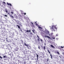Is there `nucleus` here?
Instances as JSON below:
<instances>
[{"label":"nucleus","mask_w":64,"mask_h":64,"mask_svg":"<svg viewBox=\"0 0 64 64\" xmlns=\"http://www.w3.org/2000/svg\"><path fill=\"white\" fill-rule=\"evenodd\" d=\"M16 26H18V28L20 29H21V28L19 26H18V25H16Z\"/></svg>","instance_id":"14"},{"label":"nucleus","mask_w":64,"mask_h":64,"mask_svg":"<svg viewBox=\"0 0 64 64\" xmlns=\"http://www.w3.org/2000/svg\"><path fill=\"white\" fill-rule=\"evenodd\" d=\"M0 58L1 59H2V57L1 56H0Z\"/></svg>","instance_id":"46"},{"label":"nucleus","mask_w":64,"mask_h":64,"mask_svg":"<svg viewBox=\"0 0 64 64\" xmlns=\"http://www.w3.org/2000/svg\"><path fill=\"white\" fill-rule=\"evenodd\" d=\"M5 11H6V13L8 12V9H6V10Z\"/></svg>","instance_id":"15"},{"label":"nucleus","mask_w":64,"mask_h":64,"mask_svg":"<svg viewBox=\"0 0 64 64\" xmlns=\"http://www.w3.org/2000/svg\"><path fill=\"white\" fill-rule=\"evenodd\" d=\"M24 15H26V13H25V12H24Z\"/></svg>","instance_id":"53"},{"label":"nucleus","mask_w":64,"mask_h":64,"mask_svg":"<svg viewBox=\"0 0 64 64\" xmlns=\"http://www.w3.org/2000/svg\"><path fill=\"white\" fill-rule=\"evenodd\" d=\"M58 34H56V36H58Z\"/></svg>","instance_id":"37"},{"label":"nucleus","mask_w":64,"mask_h":64,"mask_svg":"<svg viewBox=\"0 0 64 64\" xmlns=\"http://www.w3.org/2000/svg\"><path fill=\"white\" fill-rule=\"evenodd\" d=\"M4 16L6 17L8 16L6 15H4Z\"/></svg>","instance_id":"38"},{"label":"nucleus","mask_w":64,"mask_h":64,"mask_svg":"<svg viewBox=\"0 0 64 64\" xmlns=\"http://www.w3.org/2000/svg\"><path fill=\"white\" fill-rule=\"evenodd\" d=\"M20 41L22 42V44H23V41L22 40H20Z\"/></svg>","instance_id":"34"},{"label":"nucleus","mask_w":64,"mask_h":64,"mask_svg":"<svg viewBox=\"0 0 64 64\" xmlns=\"http://www.w3.org/2000/svg\"><path fill=\"white\" fill-rule=\"evenodd\" d=\"M50 56L51 57V59H52V54H50Z\"/></svg>","instance_id":"28"},{"label":"nucleus","mask_w":64,"mask_h":64,"mask_svg":"<svg viewBox=\"0 0 64 64\" xmlns=\"http://www.w3.org/2000/svg\"><path fill=\"white\" fill-rule=\"evenodd\" d=\"M6 60V59H4V60Z\"/></svg>","instance_id":"58"},{"label":"nucleus","mask_w":64,"mask_h":64,"mask_svg":"<svg viewBox=\"0 0 64 64\" xmlns=\"http://www.w3.org/2000/svg\"><path fill=\"white\" fill-rule=\"evenodd\" d=\"M8 37H10V38H11V37H10V36H8Z\"/></svg>","instance_id":"64"},{"label":"nucleus","mask_w":64,"mask_h":64,"mask_svg":"<svg viewBox=\"0 0 64 64\" xmlns=\"http://www.w3.org/2000/svg\"><path fill=\"white\" fill-rule=\"evenodd\" d=\"M0 37L3 38H4V36L2 35V34H1Z\"/></svg>","instance_id":"11"},{"label":"nucleus","mask_w":64,"mask_h":64,"mask_svg":"<svg viewBox=\"0 0 64 64\" xmlns=\"http://www.w3.org/2000/svg\"><path fill=\"white\" fill-rule=\"evenodd\" d=\"M20 26H22V24H20Z\"/></svg>","instance_id":"54"},{"label":"nucleus","mask_w":64,"mask_h":64,"mask_svg":"<svg viewBox=\"0 0 64 64\" xmlns=\"http://www.w3.org/2000/svg\"><path fill=\"white\" fill-rule=\"evenodd\" d=\"M18 50V48H16V49H14V51H17Z\"/></svg>","instance_id":"16"},{"label":"nucleus","mask_w":64,"mask_h":64,"mask_svg":"<svg viewBox=\"0 0 64 64\" xmlns=\"http://www.w3.org/2000/svg\"><path fill=\"white\" fill-rule=\"evenodd\" d=\"M36 54V57H37V59H38V55Z\"/></svg>","instance_id":"18"},{"label":"nucleus","mask_w":64,"mask_h":64,"mask_svg":"<svg viewBox=\"0 0 64 64\" xmlns=\"http://www.w3.org/2000/svg\"><path fill=\"white\" fill-rule=\"evenodd\" d=\"M10 40H9V41H8H8H7V42H10Z\"/></svg>","instance_id":"47"},{"label":"nucleus","mask_w":64,"mask_h":64,"mask_svg":"<svg viewBox=\"0 0 64 64\" xmlns=\"http://www.w3.org/2000/svg\"><path fill=\"white\" fill-rule=\"evenodd\" d=\"M25 31L26 32H29V30H26Z\"/></svg>","instance_id":"21"},{"label":"nucleus","mask_w":64,"mask_h":64,"mask_svg":"<svg viewBox=\"0 0 64 64\" xmlns=\"http://www.w3.org/2000/svg\"><path fill=\"white\" fill-rule=\"evenodd\" d=\"M38 28H40V29H42V28H41V27H40V26H39Z\"/></svg>","instance_id":"33"},{"label":"nucleus","mask_w":64,"mask_h":64,"mask_svg":"<svg viewBox=\"0 0 64 64\" xmlns=\"http://www.w3.org/2000/svg\"><path fill=\"white\" fill-rule=\"evenodd\" d=\"M12 44H13L14 45H15V43H13V42L12 43Z\"/></svg>","instance_id":"43"},{"label":"nucleus","mask_w":64,"mask_h":64,"mask_svg":"<svg viewBox=\"0 0 64 64\" xmlns=\"http://www.w3.org/2000/svg\"><path fill=\"white\" fill-rule=\"evenodd\" d=\"M13 20H14V21H16V22H17V20H15V19H13Z\"/></svg>","instance_id":"45"},{"label":"nucleus","mask_w":64,"mask_h":64,"mask_svg":"<svg viewBox=\"0 0 64 64\" xmlns=\"http://www.w3.org/2000/svg\"><path fill=\"white\" fill-rule=\"evenodd\" d=\"M45 30L46 32H47L48 31V30H46V28H45Z\"/></svg>","instance_id":"35"},{"label":"nucleus","mask_w":64,"mask_h":64,"mask_svg":"<svg viewBox=\"0 0 64 64\" xmlns=\"http://www.w3.org/2000/svg\"><path fill=\"white\" fill-rule=\"evenodd\" d=\"M9 5L10 6H12V5L10 3V4Z\"/></svg>","instance_id":"48"},{"label":"nucleus","mask_w":64,"mask_h":64,"mask_svg":"<svg viewBox=\"0 0 64 64\" xmlns=\"http://www.w3.org/2000/svg\"><path fill=\"white\" fill-rule=\"evenodd\" d=\"M64 46H63V47H62V46H61V48H64Z\"/></svg>","instance_id":"49"},{"label":"nucleus","mask_w":64,"mask_h":64,"mask_svg":"<svg viewBox=\"0 0 64 64\" xmlns=\"http://www.w3.org/2000/svg\"><path fill=\"white\" fill-rule=\"evenodd\" d=\"M4 30H0L1 31L5 32L6 30H5V28H4Z\"/></svg>","instance_id":"7"},{"label":"nucleus","mask_w":64,"mask_h":64,"mask_svg":"<svg viewBox=\"0 0 64 64\" xmlns=\"http://www.w3.org/2000/svg\"><path fill=\"white\" fill-rule=\"evenodd\" d=\"M59 57H60V58H62V57H61L60 56H59Z\"/></svg>","instance_id":"62"},{"label":"nucleus","mask_w":64,"mask_h":64,"mask_svg":"<svg viewBox=\"0 0 64 64\" xmlns=\"http://www.w3.org/2000/svg\"><path fill=\"white\" fill-rule=\"evenodd\" d=\"M29 54H25V56H26L28 57V56Z\"/></svg>","instance_id":"13"},{"label":"nucleus","mask_w":64,"mask_h":64,"mask_svg":"<svg viewBox=\"0 0 64 64\" xmlns=\"http://www.w3.org/2000/svg\"><path fill=\"white\" fill-rule=\"evenodd\" d=\"M5 40H3V39H1V42H4V41H5Z\"/></svg>","instance_id":"22"},{"label":"nucleus","mask_w":64,"mask_h":64,"mask_svg":"<svg viewBox=\"0 0 64 64\" xmlns=\"http://www.w3.org/2000/svg\"><path fill=\"white\" fill-rule=\"evenodd\" d=\"M11 16H12V14H10V17H11Z\"/></svg>","instance_id":"52"},{"label":"nucleus","mask_w":64,"mask_h":64,"mask_svg":"<svg viewBox=\"0 0 64 64\" xmlns=\"http://www.w3.org/2000/svg\"><path fill=\"white\" fill-rule=\"evenodd\" d=\"M32 31L33 32L34 34H35L34 32H35V30H32Z\"/></svg>","instance_id":"20"},{"label":"nucleus","mask_w":64,"mask_h":64,"mask_svg":"<svg viewBox=\"0 0 64 64\" xmlns=\"http://www.w3.org/2000/svg\"><path fill=\"white\" fill-rule=\"evenodd\" d=\"M52 30H54V31H57V28H52Z\"/></svg>","instance_id":"4"},{"label":"nucleus","mask_w":64,"mask_h":64,"mask_svg":"<svg viewBox=\"0 0 64 64\" xmlns=\"http://www.w3.org/2000/svg\"><path fill=\"white\" fill-rule=\"evenodd\" d=\"M31 23H32V26L33 27H34V25H33V24L32 23V22H31Z\"/></svg>","instance_id":"24"},{"label":"nucleus","mask_w":64,"mask_h":64,"mask_svg":"<svg viewBox=\"0 0 64 64\" xmlns=\"http://www.w3.org/2000/svg\"><path fill=\"white\" fill-rule=\"evenodd\" d=\"M57 54H60V53L59 52H57Z\"/></svg>","instance_id":"44"},{"label":"nucleus","mask_w":64,"mask_h":64,"mask_svg":"<svg viewBox=\"0 0 64 64\" xmlns=\"http://www.w3.org/2000/svg\"><path fill=\"white\" fill-rule=\"evenodd\" d=\"M25 49L24 48H22V49H21V50H22V52H25Z\"/></svg>","instance_id":"6"},{"label":"nucleus","mask_w":64,"mask_h":64,"mask_svg":"<svg viewBox=\"0 0 64 64\" xmlns=\"http://www.w3.org/2000/svg\"><path fill=\"white\" fill-rule=\"evenodd\" d=\"M46 46H44V50H46V48L45 47Z\"/></svg>","instance_id":"32"},{"label":"nucleus","mask_w":64,"mask_h":64,"mask_svg":"<svg viewBox=\"0 0 64 64\" xmlns=\"http://www.w3.org/2000/svg\"><path fill=\"white\" fill-rule=\"evenodd\" d=\"M36 36L37 37H38V40L39 41V42H40V38L38 36V34H36Z\"/></svg>","instance_id":"5"},{"label":"nucleus","mask_w":64,"mask_h":64,"mask_svg":"<svg viewBox=\"0 0 64 64\" xmlns=\"http://www.w3.org/2000/svg\"><path fill=\"white\" fill-rule=\"evenodd\" d=\"M6 32H7V33L9 34L10 35V31H9V30H6Z\"/></svg>","instance_id":"8"},{"label":"nucleus","mask_w":64,"mask_h":64,"mask_svg":"<svg viewBox=\"0 0 64 64\" xmlns=\"http://www.w3.org/2000/svg\"><path fill=\"white\" fill-rule=\"evenodd\" d=\"M46 38V37L47 38H48L50 39V40H51V39L50 38L51 37V36H44Z\"/></svg>","instance_id":"3"},{"label":"nucleus","mask_w":64,"mask_h":64,"mask_svg":"<svg viewBox=\"0 0 64 64\" xmlns=\"http://www.w3.org/2000/svg\"><path fill=\"white\" fill-rule=\"evenodd\" d=\"M28 60H30V56H28Z\"/></svg>","instance_id":"25"},{"label":"nucleus","mask_w":64,"mask_h":64,"mask_svg":"<svg viewBox=\"0 0 64 64\" xmlns=\"http://www.w3.org/2000/svg\"><path fill=\"white\" fill-rule=\"evenodd\" d=\"M58 38H56V39L58 40Z\"/></svg>","instance_id":"60"},{"label":"nucleus","mask_w":64,"mask_h":64,"mask_svg":"<svg viewBox=\"0 0 64 64\" xmlns=\"http://www.w3.org/2000/svg\"><path fill=\"white\" fill-rule=\"evenodd\" d=\"M2 17V16H1L0 17V20L1 19Z\"/></svg>","instance_id":"55"},{"label":"nucleus","mask_w":64,"mask_h":64,"mask_svg":"<svg viewBox=\"0 0 64 64\" xmlns=\"http://www.w3.org/2000/svg\"><path fill=\"white\" fill-rule=\"evenodd\" d=\"M14 55V54H13L12 52H10V53L9 54V55H9V56H10V57H12Z\"/></svg>","instance_id":"1"},{"label":"nucleus","mask_w":64,"mask_h":64,"mask_svg":"<svg viewBox=\"0 0 64 64\" xmlns=\"http://www.w3.org/2000/svg\"><path fill=\"white\" fill-rule=\"evenodd\" d=\"M1 34H0V37H1Z\"/></svg>","instance_id":"63"},{"label":"nucleus","mask_w":64,"mask_h":64,"mask_svg":"<svg viewBox=\"0 0 64 64\" xmlns=\"http://www.w3.org/2000/svg\"><path fill=\"white\" fill-rule=\"evenodd\" d=\"M3 3H4V4H6V2H3Z\"/></svg>","instance_id":"56"},{"label":"nucleus","mask_w":64,"mask_h":64,"mask_svg":"<svg viewBox=\"0 0 64 64\" xmlns=\"http://www.w3.org/2000/svg\"><path fill=\"white\" fill-rule=\"evenodd\" d=\"M10 3H9L8 2H7V4H8V5H10Z\"/></svg>","instance_id":"40"},{"label":"nucleus","mask_w":64,"mask_h":64,"mask_svg":"<svg viewBox=\"0 0 64 64\" xmlns=\"http://www.w3.org/2000/svg\"><path fill=\"white\" fill-rule=\"evenodd\" d=\"M31 32V30H29V32Z\"/></svg>","instance_id":"50"},{"label":"nucleus","mask_w":64,"mask_h":64,"mask_svg":"<svg viewBox=\"0 0 64 64\" xmlns=\"http://www.w3.org/2000/svg\"><path fill=\"white\" fill-rule=\"evenodd\" d=\"M50 46L51 47L53 48V49H55V48L52 45H51Z\"/></svg>","instance_id":"9"},{"label":"nucleus","mask_w":64,"mask_h":64,"mask_svg":"<svg viewBox=\"0 0 64 64\" xmlns=\"http://www.w3.org/2000/svg\"><path fill=\"white\" fill-rule=\"evenodd\" d=\"M10 14L9 13H8V15H10Z\"/></svg>","instance_id":"51"},{"label":"nucleus","mask_w":64,"mask_h":64,"mask_svg":"<svg viewBox=\"0 0 64 64\" xmlns=\"http://www.w3.org/2000/svg\"><path fill=\"white\" fill-rule=\"evenodd\" d=\"M53 38V39H55V38Z\"/></svg>","instance_id":"61"},{"label":"nucleus","mask_w":64,"mask_h":64,"mask_svg":"<svg viewBox=\"0 0 64 64\" xmlns=\"http://www.w3.org/2000/svg\"><path fill=\"white\" fill-rule=\"evenodd\" d=\"M11 13H12V14H14V12H12V11L11 12Z\"/></svg>","instance_id":"36"},{"label":"nucleus","mask_w":64,"mask_h":64,"mask_svg":"<svg viewBox=\"0 0 64 64\" xmlns=\"http://www.w3.org/2000/svg\"><path fill=\"white\" fill-rule=\"evenodd\" d=\"M20 31L21 32L22 31V30H21V28H20Z\"/></svg>","instance_id":"57"},{"label":"nucleus","mask_w":64,"mask_h":64,"mask_svg":"<svg viewBox=\"0 0 64 64\" xmlns=\"http://www.w3.org/2000/svg\"><path fill=\"white\" fill-rule=\"evenodd\" d=\"M47 50H48V52L50 54V51L49 50H48V49H47Z\"/></svg>","instance_id":"29"},{"label":"nucleus","mask_w":64,"mask_h":64,"mask_svg":"<svg viewBox=\"0 0 64 64\" xmlns=\"http://www.w3.org/2000/svg\"><path fill=\"white\" fill-rule=\"evenodd\" d=\"M36 54H33V56L34 57H36Z\"/></svg>","instance_id":"19"},{"label":"nucleus","mask_w":64,"mask_h":64,"mask_svg":"<svg viewBox=\"0 0 64 64\" xmlns=\"http://www.w3.org/2000/svg\"><path fill=\"white\" fill-rule=\"evenodd\" d=\"M38 48L39 49H40V46H38Z\"/></svg>","instance_id":"59"},{"label":"nucleus","mask_w":64,"mask_h":64,"mask_svg":"<svg viewBox=\"0 0 64 64\" xmlns=\"http://www.w3.org/2000/svg\"><path fill=\"white\" fill-rule=\"evenodd\" d=\"M50 36H51V37H53L54 36V35L53 34V33H51L50 34Z\"/></svg>","instance_id":"10"},{"label":"nucleus","mask_w":64,"mask_h":64,"mask_svg":"<svg viewBox=\"0 0 64 64\" xmlns=\"http://www.w3.org/2000/svg\"><path fill=\"white\" fill-rule=\"evenodd\" d=\"M40 41L41 42H43V40H42V39H40Z\"/></svg>","instance_id":"31"},{"label":"nucleus","mask_w":64,"mask_h":64,"mask_svg":"<svg viewBox=\"0 0 64 64\" xmlns=\"http://www.w3.org/2000/svg\"><path fill=\"white\" fill-rule=\"evenodd\" d=\"M24 45L25 46H28V45L26 43H24Z\"/></svg>","instance_id":"23"},{"label":"nucleus","mask_w":64,"mask_h":64,"mask_svg":"<svg viewBox=\"0 0 64 64\" xmlns=\"http://www.w3.org/2000/svg\"><path fill=\"white\" fill-rule=\"evenodd\" d=\"M22 63L23 64H26V62L25 61H24L22 62Z\"/></svg>","instance_id":"17"},{"label":"nucleus","mask_w":64,"mask_h":64,"mask_svg":"<svg viewBox=\"0 0 64 64\" xmlns=\"http://www.w3.org/2000/svg\"><path fill=\"white\" fill-rule=\"evenodd\" d=\"M8 40L7 38H6V42L8 41Z\"/></svg>","instance_id":"41"},{"label":"nucleus","mask_w":64,"mask_h":64,"mask_svg":"<svg viewBox=\"0 0 64 64\" xmlns=\"http://www.w3.org/2000/svg\"><path fill=\"white\" fill-rule=\"evenodd\" d=\"M11 16L10 17H11V18H12V19H13L14 18V17L13 16Z\"/></svg>","instance_id":"30"},{"label":"nucleus","mask_w":64,"mask_h":64,"mask_svg":"<svg viewBox=\"0 0 64 64\" xmlns=\"http://www.w3.org/2000/svg\"><path fill=\"white\" fill-rule=\"evenodd\" d=\"M35 23L36 24V25H38V24H37V22H35Z\"/></svg>","instance_id":"42"},{"label":"nucleus","mask_w":64,"mask_h":64,"mask_svg":"<svg viewBox=\"0 0 64 64\" xmlns=\"http://www.w3.org/2000/svg\"><path fill=\"white\" fill-rule=\"evenodd\" d=\"M7 56H4V57H2V58L4 59L3 58H7Z\"/></svg>","instance_id":"12"},{"label":"nucleus","mask_w":64,"mask_h":64,"mask_svg":"<svg viewBox=\"0 0 64 64\" xmlns=\"http://www.w3.org/2000/svg\"><path fill=\"white\" fill-rule=\"evenodd\" d=\"M17 57H18L19 58H20V56H19V55H18V56H17Z\"/></svg>","instance_id":"39"},{"label":"nucleus","mask_w":64,"mask_h":64,"mask_svg":"<svg viewBox=\"0 0 64 64\" xmlns=\"http://www.w3.org/2000/svg\"><path fill=\"white\" fill-rule=\"evenodd\" d=\"M4 36H8L7 35V34H4Z\"/></svg>","instance_id":"27"},{"label":"nucleus","mask_w":64,"mask_h":64,"mask_svg":"<svg viewBox=\"0 0 64 64\" xmlns=\"http://www.w3.org/2000/svg\"><path fill=\"white\" fill-rule=\"evenodd\" d=\"M56 28V26L54 25H53L52 26V28H50V29L52 30V29H54V28Z\"/></svg>","instance_id":"2"},{"label":"nucleus","mask_w":64,"mask_h":64,"mask_svg":"<svg viewBox=\"0 0 64 64\" xmlns=\"http://www.w3.org/2000/svg\"><path fill=\"white\" fill-rule=\"evenodd\" d=\"M0 23H2L1 24V25H2L3 24V22H1L0 20Z\"/></svg>","instance_id":"26"}]
</instances>
